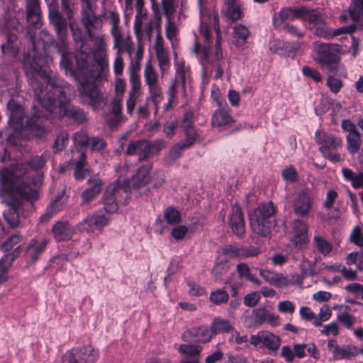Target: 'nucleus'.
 <instances>
[{
    "instance_id": "nucleus-1",
    "label": "nucleus",
    "mask_w": 363,
    "mask_h": 363,
    "mask_svg": "<svg viewBox=\"0 0 363 363\" xmlns=\"http://www.w3.org/2000/svg\"><path fill=\"white\" fill-rule=\"evenodd\" d=\"M26 171L23 166L0 169V198L9 208L4 213L5 220L12 228L19 225L18 209L24 201L38 198V189L42 184L40 176L33 184H25Z\"/></svg>"
},
{
    "instance_id": "nucleus-2",
    "label": "nucleus",
    "mask_w": 363,
    "mask_h": 363,
    "mask_svg": "<svg viewBox=\"0 0 363 363\" xmlns=\"http://www.w3.org/2000/svg\"><path fill=\"white\" fill-rule=\"evenodd\" d=\"M26 72L35 74L47 84L43 90L37 84L34 86L35 96L38 102L53 116L62 118L71 113L66 97L68 87L62 86V82L50 71L43 69L39 61L34 60L30 65H26Z\"/></svg>"
},
{
    "instance_id": "nucleus-3",
    "label": "nucleus",
    "mask_w": 363,
    "mask_h": 363,
    "mask_svg": "<svg viewBox=\"0 0 363 363\" xmlns=\"http://www.w3.org/2000/svg\"><path fill=\"white\" fill-rule=\"evenodd\" d=\"M72 30L74 40L80 43L79 49L77 51L74 56L67 51V43L65 38V44L62 39L58 38L59 43L57 44L59 52L61 54L60 67L64 69L65 74L69 76H74L77 72H83L87 67V60L89 57V48H85L82 42V35L81 29L74 21L69 23ZM57 37H59L57 35ZM67 37V35H65Z\"/></svg>"
},
{
    "instance_id": "nucleus-4",
    "label": "nucleus",
    "mask_w": 363,
    "mask_h": 363,
    "mask_svg": "<svg viewBox=\"0 0 363 363\" xmlns=\"http://www.w3.org/2000/svg\"><path fill=\"white\" fill-rule=\"evenodd\" d=\"M276 208L272 201L262 203L249 213L250 225L254 233L262 237L270 235L273 226L272 217Z\"/></svg>"
},
{
    "instance_id": "nucleus-5",
    "label": "nucleus",
    "mask_w": 363,
    "mask_h": 363,
    "mask_svg": "<svg viewBox=\"0 0 363 363\" xmlns=\"http://www.w3.org/2000/svg\"><path fill=\"white\" fill-rule=\"evenodd\" d=\"M164 147V144L162 140H156L152 143L145 140L130 141L127 147L125 154L138 155L139 160L143 161L157 154Z\"/></svg>"
},
{
    "instance_id": "nucleus-6",
    "label": "nucleus",
    "mask_w": 363,
    "mask_h": 363,
    "mask_svg": "<svg viewBox=\"0 0 363 363\" xmlns=\"http://www.w3.org/2000/svg\"><path fill=\"white\" fill-rule=\"evenodd\" d=\"M157 33L153 43V49L160 71L161 77L166 75L171 67L170 54L167 48H164V40L161 33V26L158 23Z\"/></svg>"
},
{
    "instance_id": "nucleus-7",
    "label": "nucleus",
    "mask_w": 363,
    "mask_h": 363,
    "mask_svg": "<svg viewBox=\"0 0 363 363\" xmlns=\"http://www.w3.org/2000/svg\"><path fill=\"white\" fill-rule=\"evenodd\" d=\"M174 56L176 70L175 77L167 91L170 101L174 99L179 90L185 91L186 81L189 76V68L185 66L184 61L177 60L176 52L174 53Z\"/></svg>"
},
{
    "instance_id": "nucleus-8",
    "label": "nucleus",
    "mask_w": 363,
    "mask_h": 363,
    "mask_svg": "<svg viewBox=\"0 0 363 363\" xmlns=\"http://www.w3.org/2000/svg\"><path fill=\"white\" fill-rule=\"evenodd\" d=\"M50 159V152L48 151L43 152L40 155H35L32 157L27 162V164H17L14 165H11L7 169L16 168L19 166H23L26 171V174H25V184L31 185L33 183V181L35 180L38 177L40 176L41 178L43 177L42 173H38L37 175L34 177L32 174L31 171H38L41 170L45 165L47 161ZM43 180V179H41Z\"/></svg>"
},
{
    "instance_id": "nucleus-9",
    "label": "nucleus",
    "mask_w": 363,
    "mask_h": 363,
    "mask_svg": "<svg viewBox=\"0 0 363 363\" xmlns=\"http://www.w3.org/2000/svg\"><path fill=\"white\" fill-rule=\"evenodd\" d=\"M48 8V17L50 23L54 26L57 35L65 44V38L67 33V21L60 12L57 0H45Z\"/></svg>"
},
{
    "instance_id": "nucleus-10",
    "label": "nucleus",
    "mask_w": 363,
    "mask_h": 363,
    "mask_svg": "<svg viewBox=\"0 0 363 363\" xmlns=\"http://www.w3.org/2000/svg\"><path fill=\"white\" fill-rule=\"evenodd\" d=\"M49 240L35 237L30 240L24 249L23 257L28 265H34L45 250Z\"/></svg>"
},
{
    "instance_id": "nucleus-11",
    "label": "nucleus",
    "mask_w": 363,
    "mask_h": 363,
    "mask_svg": "<svg viewBox=\"0 0 363 363\" xmlns=\"http://www.w3.org/2000/svg\"><path fill=\"white\" fill-rule=\"evenodd\" d=\"M200 33L203 37V45L201 46L198 42L196 38L195 39L194 45L191 50L192 52L196 55V57L200 61L201 64L203 67V69L206 71V65L212 62V60L210 57L209 49H208V41L210 40V33L208 27L201 23L200 28Z\"/></svg>"
},
{
    "instance_id": "nucleus-12",
    "label": "nucleus",
    "mask_w": 363,
    "mask_h": 363,
    "mask_svg": "<svg viewBox=\"0 0 363 363\" xmlns=\"http://www.w3.org/2000/svg\"><path fill=\"white\" fill-rule=\"evenodd\" d=\"M309 29L315 35L326 40H332L335 36L345 33H353L356 29V26L354 25H351L333 30L326 26L325 22L323 23H319L315 26H310Z\"/></svg>"
},
{
    "instance_id": "nucleus-13",
    "label": "nucleus",
    "mask_w": 363,
    "mask_h": 363,
    "mask_svg": "<svg viewBox=\"0 0 363 363\" xmlns=\"http://www.w3.org/2000/svg\"><path fill=\"white\" fill-rule=\"evenodd\" d=\"M152 29V22L147 14L140 13V16H135L133 30L138 42H141L144 38L150 40Z\"/></svg>"
},
{
    "instance_id": "nucleus-14",
    "label": "nucleus",
    "mask_w": 363,
    "mask_h": 363,
    "mask_svg": "<svg viewBox=\"0 0 363 363\" xmlns=\"http://www.w3.org/2000/svg\"><path fill=\"white\" fill-rule=\"evenodd\" d=\"M102 17L111 24V34L114 39V45L117 46L121 40L122 33L119 13L116 9H104L102 12Z\"/></svg>"
},
{
    "instance_id": "nucleus-15",
    "label": "nucleus",
    "mask_w": 363,
    "mask_h": 363,
    "mask_svg": "<svg viewBox=\"0 0 363 363\" xmlns=\"http://www.w3.org/2000/svg\"><path fill=\"white\" fill-rule=\"evenodd\" d=\"M313 199L306 190L300 191L293 203L294 213L301 217H307L312 209Z\"/></svg>"
},
{
    "instance_id": "nucleus-16",
    "label": "nucleus",
    "mask_w": 363,
    "mask_h": 363,
    "mask_svg": "<svg viewBox=\"0 0 363 363\" xmlns=\"http://www.w3.org/2000/svg\"><path fill=\"white\" fill-rule=\"evenodd\" d=\"M303 6L284 7L273 16V23L275 27L281 28L286 20L294 21L301 19Z\"/></svg>"
},
{
    "instance_id": "nucleus-17",
    "label": "nucleus",
    "mask_w": 363,
    "mask_h": 363,
    "mask_svg": "<svg viewBox=\"0 0 363 363\" xmlns=\"http://www.w3.org/2000/svg\"><path fill=\"white\" fill-rule=\"evenodd\" d=\"M291 242L297 248H302L308 242V230L305 222L296 219L292 225Z\"/></svg>"
},
{
    "instance_id": "nucleus-18",
    "label": "nucleus",
    "mask_w": 363,
    "mask_h": 363,
    "mask_svg": "<svg viewBox=\"0 0 363 363\" xmlns=\"http://www.w3.org/2000/svg\"><path fill=\"white\" fill-rule=\"evenodd\" d=\"M18 26V21L16 18L9 20L6 24V28L8 31L7 40L5 44L1 45L3 52H11L13 56H16L18 52V48L16 43L17 41V37L16 33H12L13 30L17 29Z\"/></svg>"
},
{
    "instance_id": "nucleus-19",
    "label": "nucleus",
    "mask_w": 363,
    "mask_h": 363,
    "mask_svg": "<svg viewBox=\"0 0 363 363\" xmlns=\"http://www.w3.org/2000/svg\"><path fill=\"white\" fill-rule=\"evenodd\" d=\"M315 140L321 145L319 150L322 154L337 150L341 147V140L339 138L325 132L317 131L315 133Z\"/></svg>"
},
{
    "instance_id": "nucleus-20",
    "label": "nucleus",
    "mask_w": 363,
    "mask_h": 363,
    "mask_svg": "<svg viewBox=\"0 0 363 363\" xmlns=\"http://www.w3.org/2000/svg\"><path fill=\"white\" fill-rule=\"evenodd\" d=\"M27 21L33 26H42L41 10L39 0H26Z\"/></svg>"
},
{
    "instance_id": "nucleus-21",
    "label": "nucleus",
    "mask_w": 363,
    "mask_h": 363,
    "mask_svg": "<svg viewBox=\"0 0 363 363\" xmlns=\"http://www.w3.org/2000/svg\"><path fill=\"white\" fill-rule=\"evenodd\" d=\"M152 168V163H147L138 169L137 172L132 178V187L133 189H140L150 183L151 180L150 174Z\"/></svg>"
},
{
    "instance_id": "nucleus-22",
    "label": "nucleus",
    "mask_w": 363,
    "mask_h": 363,
    "mask_svg": "<svg viewBox=\"0 0 363 363\" xmlns=\"http://www.w3.org/2000/svg\"><path fill=\"white\" fill-rule=\"evenodd\" d=\"M87 183L91 186L82 194L83 204L90 203L101 192L103 186V182L97 175L89 178Z\"/></svg>"
},
{
    "instance_id": "nucleus-23",
    "label": "nucleus",
    "mask_w": 363,
    "mask_h": 363,
    "mask_svg": "<svg viewBox=\"0 0 363 363\" xmlns=\"http://www.w3.org/2000/svg\"><path fill=\"white\" fill-rule=\"evenodd\" d=\"M229 223L231 230L234 234L238 237H242L245 233V225L243 214L241 209L238 206H234L230 216Z\"/></svg>"
},
{
    "instance_id": "nucleus-24",
    "label": "nucleus",
    "mask_w": 363,
    "mask_h": 363,
    "mask_svg": "<svg viewBox=\"0 0 363 363\" xmlns=\"http://www.w3.org/2000/svg\"><path fill=\"white\" fill-rule=\"evenodd\" d=\"M193 119L194 113L192 111H188L184 113L182 121L181 126L185 132L186 146H191L194 143L198 135L193 126Z\"/></svg>"
},
{
    "instance_id": "nucleus-25",
    "label": "nucleus",
    "mask_w": 363,
    "mask_h": 363,
    "mask_svg": "<svg viewBox=\"0 0 363 363\" xmlns=\"http://www.w3.org/2000/svg\"><path fill=\"white\" fill-rule=\"evenodd\" d=\"M52 233L55 239L57 241L68 240L72 238L75 230L67 221H58L52 227Z\"/></svg>"
},
{
    "instance_id": "nucleus-26",
    "label": "nucleus",
    "mask_w": 363,
    "mask_h": 363,
    "mask_svg": "<svg viewBox=\"0 0 363 363\" xmlns=\"http://www.w3.org/2000/svg\"><path fill=\"white\" fill-rule=\"evenodd\" d=\"M319 65L329 72L339 74L344 77H347V69L345 65L340 62V57L336 54L330 55Z\"/></svg>"
},
{
    "instance_id": "nucleus-27",
    "label": "nucleus",
    "mask_w": 363,
    "mask_h": 363,
    "mask_svg": "<svg viewBox=\"0 0 363 363\" xmlns=\"http://www.w3.org/2000/svg\"><path fill=\"white\" fill-rule=\"evenodd\" d=\"M259 275L268 284L278 288L287 286L290 282L284 274L269 269H260Z\"/></svg>"
},
{
    "instance_id": "nucleus-28",
    "label": "nucleus",
    "mask_w": 363,
    "mask_h": 363,
    "mask_svg": "<svg viewBox=\"0 0 363 363\" xmlns=\"http://www.w3.org/2000/svg\"><path fill=\"white\" fill-rule=\"evenodd\" d=\"M301 20L307 21L311 26H315L326 22L327 16L317 9H310L303 6Z\"/></svg>"
},
{
    "instance_id": "nucleus-29",
    "label": "nucleus",
    "mask_w": 363,
    "mask_h": 363,
    "mask_svg": "<svg viewBox=\"0 0 363 363\" xmlns=\"http://www.w3.org/2000/svg\"><path fill=\"white\" fill-rule=\"evenodd\" d=\"M234 122L233 117L225 108L216 110L211 119V125L220 129L231 126Z\"/></svg>"
},
{
    "instance_id": "nucleus-30",
    "label": "nucleus",
    "mask_w": 363,
    "mask_h": 363,
    "mask_svg": "<svg viewBox=\"0 0 363 363\" xmlns=\"http://www.w3.org/2000/svg\"><path fill=\"white\" fill-rule=\"evenodd\" d=\"M7 107L9 112V123L11 125L14 126V128L22 126L24 114L23 107L12 99L8 102Z\"/></svg>"
},
{
    "instance_id": "nucleus-31",
    "label": "nucleus",
    "mask_w": 363,
    "mask_h": 363,
    "mask_svg": "<svg viewBox=\"0 0 363 363\" xmlns=\"http://www.w3.org/2000/svg\"><path fill=\"white\" fill-rule=\"evenodd\" d=\"M255 315V321L259 324L268 323L272 326L279 325V316L271 313L265 308H258L252 311Z\"/></svg>"
},
{
    "instance_id": "nucleus-32",
    "label": "nucleus",
    "mask_w": 363,
    "mask_h": 363,
    "mask_svg": "<svg viewBox=\"0 0 363 363\" xmlns=\"http://www.w3.org/2000/svg\"><path fill=\"white\" fill-rule=\"evenodd\" d=\"M82 22L91 38V29H101L104 24L102 14L99 16L96 15V13L82 15Z\"/></svg>"
},
{
    "instance_id": "nucleus-33",
    "label": "nucleus",
    "mask_w": 363,
    "mask_h": 363,
    "mask_svg": "<svg viewBox=\"0 0 363 363\" xmlns=\"http://www.w3.org/2000/svg\"><path fill=\"white\" fill-rule=\"evenodd\" d=\"M36 106H33V117L28 121V126L36 137H40L45 133V121L41 119L40 113L35 111Z\"/></svg>"
},
{
    "instance_id": "nucleus-34",
    "label": "nucleus",
    "mask_w": 363,
    "mask_h": 363,
    "mask_svg": "<svg viewBox=\"0 0 363 363\" xmlns=\"http://www.w3.org/2000/svg\"><path fill=\"white\" fill-rule=\"evenodd\" d=\"M117 187H108L104 196V211L107 213H112L117 211L118 203L116 202V194L118 192Z\"/></svg>"
},
{
    "instance_id": "nucleus-35",
    "label": "nucleus",
    "mask_w": 363,
    "mask_h": 363,
    "mask_svg": "<svg viewBox=\"0 0 363 363\" xmlns=\"http://www.w3.org/2000/svg\"><path fill=\"white\" fill-rule=\"evenodd\" d=\"M331 45L330 44L323 43L320 41L313 43L314 60L318 64L334 54L330 52V48Z\"/></svg>"
},
{
    "instance_id": "nucleus-36",
    "label": "nucleus",
    "mask_w": 363,
    "mask_h": 363,
    "mask_svg": "<svg viewBox=\"0 0 363 363\" xmlns=\"http://www.w3.org/2000/svg\"><path fill=\"white\" fill-rule=\"evenodd\" d=\"M337 308H338L337 320L347 328H351L356 321V318L350 313V307L341 305Z\"/></svg>"
},
{
    "instance_id": "nucleus-37",
    "label": "nucleus",
    "mask_w": 363,
    "mask_h": 363,
    "mask_svg": "<svg viewBox=\"0 0 363 363\" xmlns=\"http://www.w3.org/2000/svg\"><path fill=\"white\" fill-rule=\"evenodd\" d=\"M74 155H78V160L76 161V168L74 171V177L76 179L80 180L85 177L89 174V169L85 168L86 164V154L84 151L79 150L74 152Z\"/></svg>"
},
{
    "instance_id": "nucleus-38",
    "label": "nucleus",
    "mask_w": 363,
    "mask_h": 363,
    "mask_svg": "<svg viewBox=\"0 0 363 363\" xmlns=\"http://www.w3.org/2000/svg\"><path fill=\"white\" fill-rule=\"evenodd\" d=\"M225 5L227 7L226 16L233 21L240 20L242 18V6L238 3V0L233 1L232 2L225 0Z\"/></svg>"
},
{
    "instance_id": "nucleus-39",
    "label": "nucleus",
    "mask_w": 363,
    "mask_h": 363,
    "mask_svg": "<svg viewBox=\"0 0 363 363\" xmlns=\"http://www.w3.org/2000/svg\"><path fill=\"white\" fill-rule=\"evenodd\" d=\"M191 333L202 343H207L215 337L213 331L211 330V326L210 328L204 325L195 327L192 328Z\"/></svg>"
},
{
    "instance_id": "nucleus-40",
    "label": "nucleus",
    "mask_w": 363,
    "mask_h": 363,
    "mask_svg": "<svg viewBox=\"0 0 363 363\" xmlns=\"http://www.w3.org/2000/svg\"><path fill=\"white\" fill-rule=\"evenodd\" d=\"M211 325L215 336L218 333H230L234 330V328L228 320L222 319L220 318H215Z\"/></svg>"
},
{
    "instance_id": "nucleus-41",
    "label": "nucleus",
    "mask_w": 363,
    "mask_h": 363,
    "mask_svg": "<svg viewBox=\"0 0 363 363\" xmlns=\"http://www.w3.org/2000/svg\"><path fill=\"white\" fill-rule=\"evenodd\" d=\"M82 363H94L99 357V352L91 346H84L78 348Z\"/></svg>"
},
{
    "instance_id": "nucleus-42",
    "label": "nucleus",
    "mask_w": 363,
    "mask_h": 363,
    "mask_svg": "<svg viewBox=\"0 0 363 363\" xmlns=\"http://www.w3.org/2000/svg\"><path fill=\"white\" fill-rule=\"evenodd\" d=\"M144 77L147 86L159 84L158 74L150 61L145 65Z\"/></svg>"
},
{
    "instance_id": "nucleus-43",
    "label": "nucleus",
    "mask_w": 363,
    "mask_h": 363,
    "mask_svg": "<svg viewBox=\"0 0 363 363\" xmlns=\"http://www.w3.org/2000/svg\"><path fill=\"white\" fill-rule=\"evenodd\" d=\"M342 173L345 179L352 183L353 188L358 189L363 186V172H359L357 174H354L351 169L343 168Z\"/></svg>"
},
{
    "instance_id": "nucleus-44",
    "label": "nucleus",
    "mask_w": 363,
    "mask_h": 363,
    "mask_svg": "<svg viewBox=\"0 0 363 363\" xmlns=\"http://www.w3.org/2000/svg\"><path fill=\"white\" fill-rule=\"evenodd\" d=\"M190 146H186V140L182 143H178L175 145L170 149V150L165 155V162L167 164L173 163L181 157L182 151L184 149L188 148Z\"/></svg>"
},
{
    "instance_id": "nucleus-45",
    "label": "nucleus",
    "mask_w": 363,
    "mask_h": 363,
    "mask_svg": "<svg viewBox=\"0 0 363 363\" xmlns=\"http://www.w3.org/2000/svg\"><path fill=\"white\" fill-rule=\"evenodd\" d=\"M233 33L234 38H235V45L237 47L245 44L250 35L248 28L241 24L235 26Z\"/></svg>"
},
{
    "instance_id": "nucleus-46",
    "label": "nucleus",
    "mask_w": 363,
    "mask_h": 363,
    "mask_svg": "<svg viewBox=\"0 0 363 363\" xmlns=\"http://www.w3.org/2000/svg\"><path fill=\"white\" fill-rule=\"evenodd\" d=\"M95 62L99 65L103 72L108 69V61L106 48H96L93 52Z\"/></svg>"
},
{
    "instance_id": "nucleus-47",
    "label": "nucleus",
    "mask_w": 363,
    "mask_h": 363,
    "mask_svg": "<svg viewBox=\"0 0 363 363\" xmlns=\"http://www.w3.org/2000/svg\"><path fill=\"white\" fill-rule=\"evenodd\" d=\"M347 147L351 154L357 152L361 146V138L359 132L348 133L346 136Z\"/></svg>"
},
{
    "instance_id": "nucleus-48",
    "label": "nucleus",
    "mask_w": 363,
    "mask_h": 363,
    "mask_svg": "<svg viewBox=\"0 0 363 363\" xmlns=\"http://www.w3.org/2000/svg\"><path fill=\"white\" fill-rule=\"evenodd\" d=\"M359 353V350L357 347L348 345L340 347L335 359H350L356 357Z\"/></svg>"
},
{
    "instance_id": "nucleus-49",
    "label": "nucleus",
    "mask_w": 363,
    "mask_h": 363,
    "mask_svg": "<svg viewBox=\"0 0 363 363\" xmlns=\"http://www.w3.org/2000/svg\"><path fill=\"white\" fill-rule=\"evenodd\" d=\"M21 253V247L18 246L11 252L5 255L0 260V270H7L13 264V261Z\"/></svg>"
},
{
    "instance_id": "nucleus-50",
    "label": "nucleus",
    "mask_w": 363,
    "mask_h": 363,
    "mask_svg": "<svg viewBox=\"0 0 363 363\" xmlns=\"http://www.w3.org/2000/svg\"><path fill=\"white\" fill-rule=\"evenodd\" d=\"M262 345H265L267 348L276 350L280 346V339L278 336L274 334L262 331Z\"/></svg>"
},
{
    "instance_id": "nucleus-51",
    "label": "nucleus",
    "mask_w": 363,
    "mask_h": 363,
    "mask_svg": "<svg viewBox=\"0 0 363 363\" xmlns=\"http://www.w3.org/2000/svg\"><path fill=\"white\" fill-rule=\"evenodd\" d=\"M349 16L354 21L363 16V0H352V4L349 8Z\"/></svg>"
},
{
    "instance_id": "nucleus-52",
    "label": "nucleus",
    "mask_w": 363,
    "mask_h": 363,
    "mask_svg": "<svg viewBox=\"0 0 363 363\" xmlns=\"http://www.w3.org/2000/svg\"><path fill=\"white\" fill-rule=\"evenodd\" d=\"M164 218L170 225H177L182 220L180 213L172 207H169L165 210Z\"/></svg>"
},
{
    "instance_id": "nucleus-53",
    "label": "nucleus",
    "mask_w": 363,
    "mask_h": 363,
    "mask_svg": "<svg viewBox=\"0 0 363 363\" xmlns=\"http://www.w3.org/2000/svg\"><path fill=\"white\" fill-rule=\"evenodd\" d=\"M209 298L214 304L219 305L227 303L229 296L224 289H219L212 291L210 294Z\"/></svg>"
},
{
    "instance_id": "nucleus-54",
    "label": "nucleus",
    "mask_w": 363,
    "mask_h": 363,
    "mask_svg": "<svg viewBox=\"0 0 363 363\" xmlns=\"http://www.w3.org/2000/svg\"><path fill=\"white\" fill-rule=\"evenodd\" d=\"M148 87L150 94V99L152 102L155 104V112L157 111V105L161 102L162 99V91L160 84L153 85Z\"/></svg>"
},
{
    "instance_id": "nucleus-55",
    "label": "nucleus",
    "mask_w": 363,
    "mask_h": 363,
    "mask_svg": "<svg viewBox=\"0 0 363 363\" xmlns=\"http://www.w3.org/2000/svg\"><path fill=\"white\" fill-rule=\"evenodd\" d=\"M314 245L315 248L324 256L328 255L332 250V245L319 235L314 238Z\"/></svg>"
},
{
    "instance_id": "nucleus-56",
    "label": "nucleus",
    "mask_w": 363,
    "mask_h": 363,
    "mask_svg": "<svg viewBox=\"0 0 363 363\" xmlns=\"http://www.w3.org/2000/svg\"><path fill=\"white\" fill-rule=\"evenodd\" d=\"M114 48L118 49L117 54L121 55L123 49H124L130 57H131L133 52V43L129 37L125 38L123 33H121V40L117 46L113 45Z\"/></svg>"
},
{
    "instance_id": "nucleus-57",
    "label": "nucleus",
    "mask_w": 363,
    "mask_h": 363,
    "mask_svg": "<svg viewBox=\"0 0 363 363\" xmlns=\"http://www.w3.org/2000/svg\"><path fill=\"white\" fill-rule=\"evenodd\" d=\"M300 267L303 276L312 277L318 273L315 269V262L310 261L306 258L302 259Z\"/></svg>"
},
{
    "instance_id": "nucleus-58",
    "label": "nucleus",
    "mask_w": 363,
    "mask_h": 363,
    "mask_svg": "<svg viewBox=\"0 0 363 363\" xmlns=\"http://www.w3.org/2000/svg\"><path fill=\"white\" fill-rule=\"evenodd\" d=\"M202 347L200 345L183 344L179 347V351L182 354H187L194 357H197L201 352Z\"/></svg>"
},
{
    "instance_id": "nucleus-59",
    "label": "nucleus",
    "mask_w": 363,
    "mask_h": 363,
    "mask_svg": "<svg viewBox=\"0 0 363 363\" xmlns=\"http://www.w3.org/2000/svg\"><path fill=\"white\" fill-rule=\"evenodd\" d=\"M162 9L167 19H173L176 12L174 0H161Z\"/></svg>"
},
{
    "instance_id": "nucleus-60",
    "label": "nucleus",
    "mask_w": 363,
    "mask_h": 363,
    "mask_svg": "<svg viewBox=\"0 0 363 363\" xmlns=\"http://www.w3.org/2000/svg\"><path fill=\"white\" fill-rule=\"evenodd\" d=\"M332 316V311L328 306H323L320 309L318 316H315L313 324L316 327L322 325L323 322L328 320Z\"/></svg>"
},
{
    "instance_id": "nucleus-61",
    "label": "nucleus",
    "mask_w": 363,
    "mask_h": 363,
    "mask_svg": "<svg viewBox=\"0 0 363 363\" xmlns=\"http://www.w3.org/2000/svg\"><path fill=\"white\" fill-rule=\"evenodd\" d=\"M164 28L165 35L169 40L172 41L176 38L178 34V28L174 21V18L166 20Z\"/></svg>"
},
{
    "instance_id": "nucleus-62",
    "label": "nucleus",
    "mask_w": 363,
    "mask_h": 363,
    "mask_svg": "<svg viewBox=\"0 0 363 363\" xmlns=\"http://www.w3.org/2000/svg\"><path fill=\"white\" fill-rule=\"evenodd\" d=\"M122 104L123 96L116 95L112 101L111 111L118 122L121 121L122 116Z\"/></svg>"
},
{
    "instance_id": "nucleus-63",
    "label": "nucleus",
    "mask_w": 363,
    "mask_h": 363,
    "mask_svg": "<svg viewBox=\"0 0 363 363\" xmlns=\"http://www.w3.org/2000/svg\"><path fill=\"white\" fill-rule=\"evenodd\" d=\"M23 240V236L20 233H16L9 238L1 245V249L4 252L10 251L16 245L21 242Z\"/></svg>"
},
{
    "instance_id": "nucleus-64",
    "label": "nucleus",
    "mask_w": 363,
    "mask_h": 363,
    "mask_svg": "<svg viewBox=\"0 0 363 363\" xmlns=\"http://www.w3.org/2000/svg\"><path fill=\"white\" fill-rule=\"evenodd\" d=\"M63 363H82L78 348L70 350L65 352L62 357Z\"/></svg>"
}]
</instances>
